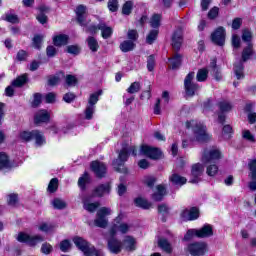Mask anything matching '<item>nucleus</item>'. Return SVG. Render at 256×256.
Instances as JSON below:
<instances>
[{
	"label": "nucleus",
	"instance_id": "obj_1",
	"mask_svg": "<svg viewBox=\"0 0 256 256\" xmlns=\"http://www.w3.org/2000/svg\"><path fill=\"white\" fill-rule=\"evenodd\" d=\"M186 129L192 132L190 136L192 142L207 143V141H211V134L207 133V127L197 120L187 121Z\"/></svg>",
	"mask_w": 256,
	"mask_h": 256
},
{
	"label": "nucleus",
	"instance_id": "obj_2",
	"mask_svg": "<svg viewBox=\"0 0 256 256\" xmlns=\"http://www.w3.org/2000/svg\"><path fill=\"white\" fill-rule=\"evenodd\" d=\"M129 151H132L133 155H137V150L135 146L130 148L124 147L119 153L118 159L113 162V167L118 173H127V168H125V161H127L129 157Z\"/></svg>",
	"mask_w": 256,
	"mask_h": 256
},
{
	"label": "nucleus",
	"instance_id": "obj_3",
	"mask_svg": "<svg viewBox=\"0 0 256 256\" xmlns=\"http://www.w3.org/2000/svg\"><path fill=\"white\" fill-rule=\"evenodd\" d=\"M73 243L84 253L85 256H103V252L101 250H96L95 247L88 242L85 241V239L81 237H75L73 239Z\"/></svg>",
	"mask_w": 256,
	"mask_h": 256
},
{
	"label": "nucleus",
	"instance_id": "obj_4",
	"mask_svg": "<svg viewBox=\"0 0 256 256\" xmlns=\"http://www.w3.org/2000/svg\"><path fill=\"white\" fill-rule=\"evenodd\" d=\"M123 219H125V214L120 213L118 217L114 220V223L109 232L110 237H115V235H117V232L122 234L129 233L132 225L123 222Z\"/></svg>",
	"mask_w": 256,
	"mask_h": 256
},
{
	"label": "nucleus",
	"instance_id": "obj_5",
	"mask_svg": "<svg viewBox=\"0 0 256 256\" xmlns=\"http://www.w3.org/2000/svg\"><path fill=\"white\" fill-rule=\"evenodd\" d=\"M223 159V153L218 148H206L204 149L201 161L205 165H209V163H217V161Z\"/></svg>",
	"mask_w": 256,
	"mask_h": 256
},
{
	"label": "nucleus",
	"instance_id": "obj_6",
	"mask_svg": "<svg viewBox=\"0 0 256 256\" xmlns=\"http://www.w3.org/2000/svg\"><path fill=\"white\" fill-rule=\"evenodd\" d=\"M195 79V72H190L184 79V89L187 97H193V95H197L199 91V86L197 83L193 82Z\"/></svg>",
	"mask_w": 256,
	"mask_h": 256
},
{
	"label": "nucleus",
	"instance_id": "obj_7",
	"mask_svg": "<svg viewBox=\"0 0 256 256\" xmlns=\"http://www.w3.org/2000/svg\"><path fill=\"white\" fill-rule=\"evenodd\" d=\"M242 39L245 43H248V46L244 48L242 52V61H248V59L253 55V44L251 43V39H253V33L250 30H243Z\"/></svg>",
	"mask_w": 256,
	"mask_h": 256
},
{
	"label": "nucleus",
	"instance_id": "obj_8",
	"mask_svg": "<svg viewBox=\"0 0 256 256\" xmlns=\"http://www.w3.org/2000/svg\"><path fill=\"white\" fill-rule=\"evenodd\" d=\"M111 213H113L111 208H107V207L100 208L97 211L96 219L94 220V225H96V227H101L102 229H104V227H107L109 223V220L107 219V217H109Z\"/></svg>",
	"mask_w": 256,
	"mask_h": 256
},
{
	"label": "nucleus",
	"instance_id": "obj_9",
	"mask_svg": "<svg viewBox=\"0 0 256 256\" xmlns=\"http://www.w3.org/2000/svg\"><path fill=\"white\" fill-rule=\"evenodd\" d=\"M86 31L92 35L97 33V31H101L103 39H109L111 35H113V28L107 26L105 23H100L98 26L90 25L87 27Z\"/></svg>",
	"mask_w": 256,
	"mask_h": 256
},
{
	"label": "nucleus",
	"instance_id": "obj_10",
	"mask_svg": "<svg viewBox=\"0 0 256 256\" xmlns=\"http://www.w3.org/2000/svg\"><path fill=\"white\" fill-rule=\"evenodd\" d=\"M17 241H19V243H27V245L30 247H35L37 243H42V241H45V238H43L41 235L31 236L27 233L21 232L17 236Z\"/></svg>",
	"mask_w": 256,
	"mask_h": 256
},
{
	"label": "nucleus",
	"instance_id": "obj_11",
	"mask_svg": "<svg viewBox=\"0 0 256 256\" xmlns=\"http://www.w3.org/2000/svg\"><path fill=\"white\" fill-rule=\"evenodd\" d=\"M186 251L192 256H203L207 253V244L205 242H195L187 246Z\"/></svg>",
	"mask_w": 256,
	"mask_h": 256
},
{
	"label": "nucleus",
	"instance_id": "obj_12",
	"mask_svg": "<svg viewBox=\"0 0 256 256\" xmlns=\"http://www.w3.org/2000/svg\"><path fill=\"white\" fill-rule=\"evenodd\" d=\"M140 153L141 155H144V157H148L149 159H161V156L163 153L158 148L149 146V145H142L140 147Z\"/></svg>",
	"mask_w": 256,
	"mask_h": 256
},
{
	"label": "nucleus",
	"instance_id": "obj_13",
	"mask_svg": "<svg viewBox=\"0 0 256 256\" xmlns=\"http://www.w3.org/2000/svg\"><path fill=\"white\" fill-rule=\"evenodd\" d=\"M205 173V166L201 163L192 165L190 183H199L201 177Z\"/></svg>",
	"mask_w": 256,
	"mask_h": 256
},
{
	"label": "nucleus",
	"instance_id": "obj_14",
	"mask_svg": "<svg viewBox=\"0 0 256 256\" xmlns=\"http://www.w3.org/2000/svg\"><path fill=\"white\" fill-rule=\"evenodd\" d=\"M26 83H27V74H23L18 78H16V80L12 82V85L8 86L5 90L7 97H13V93H15V90L13 89V87H23V85Z\"/></svg>",
	"mask_w": 256,
	"mask_h": 256
},
{
	"label": "nucleus",
	"instance_id": "obj_15",
	"mask_svg": "<svg viewBox=\"0 0 256 256\" xmlns=\"http://www.w3.org/2000/svg\"><path fill=\"white\" fill-rule=\"evenodd\" d=\"M212 43L215 45H219L223 47L225 45V28L218 27L212 34H211Z\"/></svg>",
	"mask_w": 256,
	"mask_h": 256
},
{
	"label": "nucleus",
	"instance_id": "obj_16",
	"mask_svg": "<svg viewBox=\"0 0 256 256\" xmlns=\"http://www.w3.org/2000/svg\"><path fill=\"white\" fill-rule=\"evenodd\" d=\"M183 45V27H178L172 34V47L179 51Z\"/></svg>",
	"mask_w": 256,
	"mask_h": 256
},
{
	"label": "nucleus",
	"instance_id": "obj_17",
	"mask_svg": "<svg viewBox=\"0 0 256 256\" xmlns=\"http://www.w3.org/2000/svg\"><path fill=\"white\" fill-rule=\"evenodd\" d=\"M76 19L82 27H87V6L78 5L75 10Z\"/></svg>",
	"mask_w": 256,
	"mask_h": 256
},
{
	"label": "nucleus",
	"instance_id": "obj_18",
	"mask_svg": "<svg viewBox=\"0 0 256 256\" xmlns=\"http://www.w3.org/2000/svg\"><path fill=\"white\" fill-rule=\"evenodd\" d=\"M181 218L183 221H195L199 219V208L192 207L190 209H185L181 212Z\"/></svg>",
	"mask_w": 256,
	"mask_h": 256
},
{
	"label": "nucleus",
	"instance_id": "obj_19",
	"mask_svg": "<svg viewBox=\"0 0 256 256\" xmlns=\"http://www.w3.org/2000/svg\"><path fill=\"white\" fill-rule=\"evenodd\" d=\"M90 167L93 173H95L96 177H105V173H107V166H105L104 163L93 161Z\"/></svg>",
	"mask_w": 256,
	"mask_h": 256
},
{
	"label": "nucleus",
	"instance_id": "obj_20",
	"mask_svg": "<svg viewBox=\"0 0 256 256\" xmlns=\"http://www.w3.org/2000/svg\"><path fill=\"white\" fill-rule=\"evenodd\" d=\"M51 119V114L47 110H39L34 116V122L36 125H41V123H47Z\"/></svg>",
	"mask_w": 256,
	"mask_h": 256
},
{
	"label": "nucleus",
	"instance_id": "obj_21",
	"mask_svg": "<svg viewBox=\"0 0 256 256\" xmlns=\"http://www.w3.org/2000/svg\"><path fill=\"white\" fill-rule=\"evenodd\" d=\"M248 165L250 169V177L252 179L249 183V189L251 191H256V159L251 160Z\"/></svg>",
	"mask_w": 256,
	"mask_h": 256
},
{
	"label": "nucleus",
	"instance_id": "obj_22",
	"mask_svg": "<svg viewBox=\"0 0 256 256\" xmlns=\"http://www.w3.org/2000/svg\"><path fill=\"white\" fill-rule=\"evenodd\" d=\"M108 249L111 253L117 255V253H121V249H123V243L111 236V238L108 240Z\"/></svg>",
	"mask_w": 256,
	"mask_h": 256
},
{
	"label": "nucleus",
	"instance_id": "obj_23",
	"mask_svg": "<svg viewBox=\"0 0 256 256\" xmlns=\"http://www.w3.org/2000/svg\"><path fill=\"white\" fill-rule=\"evenodd\" d=\"M210 75L214 77L216 81H221L223 79V75H221V70L217 67V60L212 59L209 65Z\"/></svg>",
	"mask_w": 256,
	"mask_h": 256
},
{
	"label": "nucleus",
	"instance_id": "obj_24",
	"mask_svg": "<svg viewBox=\"0 0 256 256\" xmlns=\"http://www.w3.org/2000/svg\"><path fill=\"white\" fill-rule=\"evenodd\" d=\"M17 141L20 143H29V141H33V130H21L18 132L16 136Z\"/></svg>",
	"mask_w": 256,
	"mask_h": 256
},
{
	"label": "nucleus",
	"instance_id": "obj_25",
	"mask_svg": "<svg viewBox=\"0 0 256 256\" xmlns=\"http://www.w3.org/2000/svg\"><path fill=\"white\" fill-rule=\"evenodd\" d=\"M122 248L126 251H135L137 249V241L133 236H126L124 237Z\"/></svg>",
	"mask_w": 256,
	"mask_h": 256
},
{
	"label": "nucleus",
	"instance_id": "obj_26",
	"mask_svg": "<svg viewBox=\"0 0 256 256\" xmlns=\"http://www.w3.org/2000/svg\"><path fill=\"white\" fill-rule=\"evenodd\" d=\"M213 235V226L205 224L202 228L197 229V237L203 239L205 237H212Z\"/></svg>",
	"mask_w": 256,
	"mask_h": 256
},
{
	"label": "nucleus",
	"instance_id": "obj_27",
	"mask_svg": "<svg viewBox=\"0 0 256 256\" xmlns=\"http://www.w3.org/2000/svg\"><path fill=\"white\" fill-rule=\"evenodd\" d=\"M111 193V184L106 183L98 186L94 190L95 197H103V195H109Z\"/></svg>",
	"mask_w": 256,
	"mask_h": 256
},
{
	"label": "nucleus",
	"instance_id": "obj_28",
	"mask_svg": "<svg viewBox=\"0 0 256 256\" xmlns=\"http://www.w3.org/2000/svg\"><path fill=\"white\" fill-rule=\"evenodd\" d=\"M169 181L173 185H177V187H183V185H185V183H187V178H185L177 173H173L169 177Z\"/></svg>",
	"mask_w": 256,
	"mask_h": 256
},
{
	"label": "nucleus",
	"instance_id": "obj_29",
	"mask_svg": "<svg viewBox=\"0 0 256 256\" xmlns=\"http://www.w3.org/2000/svg\"><path fill=\"white\" fill-rule=\"evenodd\" d=\"M82 203H83V207L86 211H88V213H95V211H97V209H99L100 207V203L99 202H94L91 203L89 202V200H87V198H82Z\"/></svg>",
	"mask_w": 256,
	"mask_h": 256
},
{
	"label": "nucleus",
	"instance_id": "obj_30",
	"mask_svg": "<svg viewBox=\"0 0 256 256\" xmlns=\"http://www.w3.org/2000/svg\"><path fill=\"white\" fill-rule=\"evenodd\" d=\"M167 195V189L163 185H158L156 187L155 193L152 195L154 201H163V198Z\"/></svg>",
	"mask_w": 256,
	"mask_h": 256
},
{
	"label": "nucleus",
	"instance_id": "obj_31",
	"mask_svg": "<svg viewBox=\"0 0 256 256\" xmlns=\"http://www.w3.org/2000/svg\"><path fill=\"white\" fill-rule=\"evenodd\" d=\"M32 139H34L36 147H42L46 143L45 136L39 130H33Z\"/></svg>",
	"mask_w": 256,
	"mask_h": 256
},
{
	"label": "nucleus",
	"instance_id": "obj_32",
	"mask_svg": "<svg viewBox=\"0 0 256 256\" xmlns=\"http://www.w3.org/2000/svg\"><path fill=\"white\" fill-rule=\"evenodd\" d=\"M218 108L220 113H229L233 109V103L228 100H221L218 102Z\"/></svg>",
	"mask_w": 256,
	"mask_h": 256
},
{
	"label": "nucleus",
	"instance_id": "obj_33",
	"mask_svg": "<svg viewBox=\"0 0 256 256\" xmlns=\"http://www.w3.org/2000/svg\"><path fill=\"white\" fill-rule=\"evenodd\" d=\"M68 41H69V36L65 34H60L53 38V43L56 47L67 45Z\"/></svg>",
	"mask_w": 256,
	"mask_h": 256
},
{
	"label": "nucleus",
	"instance_id": "obj_34",
	"mask_svg": "<svg viewBox=\"0 0 256 256\" xmlns=\"http://www.w3.org/2000/svg\"><path fill=\"white\" fill-rule=\"evenodd\" d=\"M86 42L92 53H97L99 51V42L95 39V37L89 36Z\"/></svg>",
	"mask_w": 256,
	"mask_h": 256
},
{
	"label": "nucleus",
	"instance_id": "obj_35",
	"mask_svg": "<svg viewBox=\"0 0 256 256\" xmlns=\"http://www.w3.org/2000/svg\"><path fill=\"white\" fill-rule=\"evenodd\" d=\"M217 173H219V166L215 164V162L208 163V165L206 166V174L208 175V177H215Z\"/></svg>",
	"mask_w": 256,
	"mask_h": 256
},
{
	"label": "nucleus",
	"instance_id": "obj_36",
	"mask_svg": "<svg viewBox=\"0 0 256 256\" xmlns=\"http://www.w3.org/2000/svg\"><path fill=\"white\" fill-rule=\"evenodd\" d=\"M120 49L123 53H129L135 49V42L131 40H125L120 44Z\"/></svg>",
	"mask_w": 256,
	"mask_h": 256
},
{
	"label": "nucleus",
	"instance_id": "obj_37",
	"mask_svg": "<svg viewBox=\"0 0 256 256\" xmlns=\"http://www.w3.org/2000/svg\"><path fill=\"white\" fill-rule=\"evenodd\" d=\"M209 73H210L209 66L208 68H202L198 70L196 75L197 81H199L200 83L207 81V77H209Z\"/></svg>",
	"mask_w": 256,
	"mask_h": 256
},
{
	"label": "nucleus",
	"instance_id": "obj_38",
	"mask_svg": "<svg viewBox=\"0 0 256 256\" xmlns=\"http://www.w3.org/2000/svg\"><path fill=\"white\" fill-rule=\"evenodd\" d=\"M0 169H11L9 156H7L5 153H0Z\"/></svg>",
	"mask_w": 256,
	"mask_h": 256
},
{
	"label": "nucleus",
	"instance_id": "obj_39",
	"mask_svg": "<svg viewBox=\"0 0 256 256\" xmlns=\"http://www.w3.org/2000/svg\"><path fill=\"white\" fill-rule=\"evenodd\" d=\"M40 14L37 16V21L41 23L42 25H45L47 23V16L44 14L46 11H49V8L46 6H40L39 7Z\"/></svg>",
	"mask_w": 256,
	"mask_h": 256
},
{
	"label": "nucleus",
	"instance_id": "obj_40",
	"mask_svg": "<svg viewBox=\"0 0 256 256\" xmlns=\"http://www.w3.org/2000/svg\"><path fill=\"white\" fill-rule=\"evenodd\" d=\"M39 231L43 233H54L55 232V225L52 223H42L38 227Z\"/></svg>",
	"mask_w": 256,
	"mask_h": 256
},
{
	"label": "nucleus",
	"instance_id": "obj_41",
	"mask_svg": "<svg viewBox=\"0 0 256 256\" xmlns=\"http://www.w3.org/2000/svg\"><path fill=\"white\" fill-rule=\"evenodd\" d=\"M150 27H153V29H158V27H161V14H153L150 18Z\"/></svg>",
	"mask_w": 256,
	"mask_h": 256
},
{
	"label": "nucleus",
	"instance_id": "obj_42",
	"mask_svg": "<svg viewBox=\"0 0 256 256\" xmlns=\"http://www.w3.org/2000/svg\"><path fill=\"white\" fill-rule=\"evenodd\" d=\"M169 63L171 69H178L181 65V55L175 54L173 58L169 59Z\"/></svg>",
	"mask_w": 256,
	"mask_h": 256
},
{
	"label": "nucleus",
	"instance_id": "obj_43",
	"mask_svg": "<svg viewBox=\"0 0 256 256\" xmlns=\"http://www.w3.org/2000/svg\"><path fill=\"white\" fill-rule=\"evenodd\" d=\"M242 139L248 141V143H255V134H252L250 130L243 129L242 130Z\"/></svg>",
	"mask_w": 256,
	"mask_h": 256
},
{
	"label": "nucleus",
	"instance_id": "obj_44",
	"mask_svg": "<svg viewBox=\"0 0 256 256\" xmlns=\"http://www.w3.org/2000/svg\"><path fill=\"white\" fill-rule=\"evenodd\" d=\"M134 203L136 207H140L141 209H150L151 203H149L147 200L139 197L134 200Z\"/></svg>",
	"mask_w": 256,
	"mask_h": 256
},
{
	"label": "nucleus",
	"instance_id": "obj_45",
	"mask_svg": "<svg viewBox=\"0 0 256 256\" xmlns=\"http://www.w3.org/2000/svg\"><path fill=\"white\" fill-rule=\"evenodd\" d=\"M51 205L54 207V209H65V207H67V202L61 198H54Z\"/></svg>",
	"mask_w": 256,
	"mask_h": 256
},
{
	"label": "nucleus",
	"instance_id": "obj_46",
	"mask_svg": "<svg viewBox=\"0 0 256 256\" xmlns=\"http://www.w3.org/2000/svg\"><path fill=\"white\" fill-rule=\"evenodd\" d=\"M102 93H103V91L99 90V91L91 94L88 99V105H93V107H95V105H97V102L99 101V97H101Z\"/></svg>",
	"mask_w": 256,
	"mask_h": 256
},
{
	"label": "nucleus",
	"instance_id": "obj_47",
	"mask_svg": "<svg viewBox=\"0 0 256 256\" xmlns=\"http://www.w3.org/2000/svg\"><path fill=\"white\" fill-rule=\"evenodd\" d=\"M234 73L237 79H243V77H245L243 74V62L235 63Z\"/></svg>",
	"mask_w": 256,
	"mask_h": 256
},
{
	"label": "nucleus",
	"instance_id": "obj_48",
	"mask_svg": "<svg viewBox=\"0 0 256 256\" xmlns=\"http://www.w3.org/2000/svg\"><path fill=\"white\" fill-rule=\"evenodd\" d=\"M158 35H159V30L150 31L146 37V43H148V45H153V43H155V41L157 40Z\"/></svg>",
	"mask_w": 256,
	"mask_h": 256
},
{
	"label": "nucleus",
	"instance_id": "obj_49",
	"mask_svg": "<svg viewBox=\"0 0 256 256\" xmlns=\"http://www.w3.org/2000/svg\"><path fill=\"white\" fill-rule=\"evenodd\" d=\"M158 245L161 249H163V251H166V253H171V244L169 243V241H167V239L162 238L158 241Z\"/></svg>",
	"mask_w": 256,
	"mask_h": 256
},
{
	"label": "nucleus",
	"instance_id": "obj_50",
	"mask_svg": "<svg viewBox=\"0 0 256 256\" xmlns=\"http://www.w3.org/2000/svg\"><path fill=\"white\" fill-rule=\"evenodd\" d=\"M233 136V128L229 125H225L222 129V137L226 141Z\"/></svg>",
	"mask_w": 256,
	"mask_h": 256
},
{
	"label": "nucleus",
	"instance_id": "obj_51",
	"mask_svg": "<svg viewBox=\"0 0 256 256\" xmlns=\"http://www.w3.org/2000/svg\"><path fill=\"white\" fill-rule=\"evenodd\" d=\"M43 39H45V36L43 35H36L33 38V48L34 49H41V45H43Z\"/></svg>",
	"mask_w": 256,
	"mask_h": 256
},
{
	"label": "nucleus",
	"instance_id": "obj_52",
	"mask_svg": "<svg viewBox=\"0 0 256 256\" xmlns=\"http://www.w3.org/2000/svg\"><path fill=\"white\" fill-rule=\"evenodd\" d=\"M59 187V180L57 178L51 179L49 185H48V191L49 193H55Z\"/></svg>",
	"mask_w": 256,
	"mask_h": 256
},
{
	"label": "nucleus",
	"instance_id": "obj_53",
	"mask_svg": "<svg viewBox=\"0 0 256 256\" xmlns=\"http://www.w3.org/2000/svg\"><path fill=\"white\" fill-rule=\"evenodd\" d=\"M141 90V84L139 82H133L130 87L127 89V93L133 95V93H139Z\"/></svg>",
	"mask_w": 256,
	"mask_h": 256
},
{
	"label": "nucleus",
	"instance_id": "obj_54",
	"mask_svg": "<svg viewBox=\"0 0 256 256\" xmlns=\"http://www.w3.org/2000/svg\"><path fill=\"white\" fill-rule=\"evenodd\" d=\"M89 182V174L87 172L84 173L78 180V186L82 189H85V185Z\"/></svg>",
	"mask_w": 256,
	"mask_h": 256
},
{
	"label": "nucleus",
	"instance_id": "obj_55",
	"mask_svg": "<svg viewBox=\"0 0 256 256\" xmlns=\"http://www.w3.org/2000/svg\"><path fill=\"white\" fill-rule=\"evenodd\" d=\"M94 113H95V106L87 105V107L85 109V118L88 120L93 119Z\"/></svg>",
	"mask_w": 256,
	"mask_h": 256
},
{
	"label": "nucleus",
	"instance_id": "obj_56",
	"mask_svg": "<svg viewBox=\"0 0 256 256\" xmlns=\"http://www.w3.org/2000/svg\"><path fill=\"white\" fill-rule=\"evenodd\" d=\"M133 9V2L132 1H128L123 5L122 8V13L123 15H130L131 11Z\"/></svg>",
	"mask_w": 256,
	"mask_h": 256
},
{
	"label": "nucleus",
	"instance_id": "obj_57",
	"mask_svg": "<svg viewBox=\"0 0 256 256\" xmlns=\"http://www.w3.org/2000/svg\"><path fill=\"white\" fill-rule=\"evenodd\" d=\"M67 53H70L71 55H79V53H81V47L78 45H70L67 47Z\"/></svg>",
	"mask_w": 256,
	"mask_h": 256
},
{
	"label": "nucleus",
	"instance_id": "obj_58",
	"mask_svg": "<svg viewBox=\"0 0 256 256\" xmlns=\"http://www.w3.org/2000/svg\"><path fill=\"white\" fill-rule=\"evenodd\" d=\"M108 9L112 13H115L119 9V2L117 0H109L108 1Z\"/></svg>",
	"mask_w": 256,
	"mask_h": 256
},
{
	"label": "nucleus",
	"instance_id": "obj_59",
	"mask_svg": "<svg viewBox=\"0 0 256 256\" xmlns=\"http://www.w3.org/2000/svg\"><path fill=\"white\" fill-rule=\"evenodd\" d=\"M59 83H61L60 76H50L48 79V85H50V87H55V85H59Z\"/></svg>",
	"mask_w": 256,
	"mask_h": 256
},
{
	"label": "nucleus",
	"instance_id": "obj_60",
	"mask_svg": "<svg viewBox=\"0 0 256 256\" xmlns=\"http://www.w3.org/2000/svg\"><path fill=\"white\" fill-rule=\"evenodd\" d=\"M71 249V242L69 240H63L60 242V250L63 251V253H67Z\"/></svg>",
	"mask_w": 256,
	"mask_h": 256
},
{
	"label": "nucleus",
	"instance_id": "obj_61",
	"mask_svg": "<svg viewBox=\"0 0 256 256\" xmlns=\"http://www.w3.org/2000/svg\"><path fill=\"white\" fill-rule=\"evenodd\" d=\"M193 237H197V229H190L184 236V241H191Z\"/></svg>",
	"mask_w": 256,
	"mask_h": 256
},
{
	"label": "nucleus",
	"instance_id": "obj_62",
	"mask_svg": "<svg viewBox=\"0 0 256 256\" xmlns=\"http://www.w3.org/2000/svg\"><path fill=\"white\" fill-rule=\"evenodd\" d=\"M66 85L69 87H74V85H77V77L73 75H67L66 76Z\"/></svg>",
	"mask_w": 256,
	"mask_h": 256
},
{
	"label": "nucleus",
	"instance_id": "obj_63",
	"mask_svg": "<svg viewBox=\"0 0 256 256\" xmlns=\"http://www.w3.org/2000/svg\"><path fill=\"white\" fill-rule=\"evenodd\" d=\"M218 16H219V8L218 7H213L208 12V19H217Z\"/></svg>",
	"mask_w": 256,
	"mask_h": 256
},
{
	"label": "nucleus",
	"instance_id": "obj_64",
	"mask_svg": "<svg viewBox=\"0 0 256 256\" xmlns=\"http://www.w3.org/2000/svg\"><path fill=\"white\" fill-rule=\"evenodd\" d=\"M143 183H145V185H147V187H153V185H155V177L145 176L143 178Z\"/></svg>",
	"mask_w": 256,
	"mask_h": 256
}]
</instances>
